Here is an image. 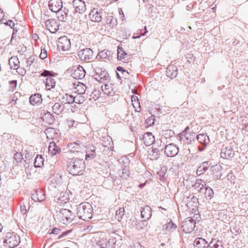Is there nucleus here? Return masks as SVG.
Returning <instances> with one entry per match:
<instances>
[{"mask_svg":"<svg viewBox=\"0 0 248 248\" xmlns=\"http://www.w3.org/2000/svg\"><path fill=\"white\" fill-rule=\"evenodd\" d=\"M131 101L135 111L138 112H140L141 111V107L138 97L135 95L132 96Z\"/></svg>","mask_w":248,"mask_h":248,"instance_id":"nucleus-37","label":"nucleus"},{"mask_svg":"<svg viewBox=\"0 0 248 248\" xmlns=\"http://www.w3.org/2000/svg\"><path fill=\"white\" fill-rule=\"evenodd\" d=\"M102 90L104 93L108 95H112L114 93L113 87L110 84H106L102 85Z\"/></svg>","mask_w":248,"mask_h":248,"instance_id":"nucleus-34","label":"nucleus"},{"mask_svg":"<svg viewBox=\"0 0 248 248\" xmlns=\"http://www.w3.org/2000/svg\"><path fill=\"white\" fill-rule=\"evenodd\" d=\"M146 221H144V220L143 219V221H141V222L139 223L140 225H141V226L140 228V229H142L143 228L142 226H145L147 225V223Z\"/></svg>","mask_w":248,"mask_h":248,"instance_id":"nucleus-63","label":"nucleus"},{"mask_svg":"<svg viewBox=\"0 0 248 248\" xmlns=\"http://www.w3.org/2000/svg\"><path fill=\"white\" fill-rule=\"evenodd\" d=\"M57 18L61 21H65L68 16V10L65 8H62L58 12H56Z\"/></svg>","mask_w":248,"mask_h":248,"instance_id":"nucleus-26","label":"nucleus"},{"mask_svg":"<svg viewBox=\"0 0 248 248\" xmlns=\"http://www.w3.org/2000/svg\"><path fill=\"white\" fill-rule=\"evenodd\" d=\"M6 25L9 26L11 28H13L14 27L15 24L12 20H8L6 23H5Z\"/></svg>","mask_w":248,"mask_h":248,"instance_id":"nucleus-62","label":"nucleus"},{"mask_svg":"<svg viewBox=\"0 0 248 248\" xmlns=\"http://www.w3.org/2000/svg\"><path fill=\"white\" fill-rule=\"evenodd\" d=\"M198 141L201 144L206 146L209 142V138L208 136L205 134H200L197 136Z\"/></svg>","mask_w":248,"mask_h":248,"instance_id":"nucleus-33","label":"nucleus"},{"mask_svg":"<svg viewBox=\"0 0 248 248\" xmlns=\"http://www.w3.org/2000/svg\"><path fill=\"white\" fill-rule=\"evenodd\" d=\"M179 152L178 147L174 143L167 145L164 149V152L167 156L173 157L177 155Z\"/></svg>","mask_w":248,"mask_h":248,"instance_id":"nucleus-11","label":"nucleus"},{"mask_svg":"<svg viewBox=\"0 0 248 248\" xmlns=\"http://www.w3.org/2000/svg\"><path fill=\"white\" fill-rule=\"evenodd\" d=\"M20 211H21V213H23V214H25L26 213L27 209H26V206L25 205H21Z\"/></svg>","mask_w":248,"mask_h":248,"instance_id":"nucleus-61","label":"nucleus"},{"mask_svg":"<svg viewBox=\"0 0 248 248\" xmlns=\"http://www.w3.org/2000/svg\"><path fill=\"white\" fill-rule=\"evenodd\" d=\"M71 231L70 230L63 232L59 236V238H62L66 235H67L68 233H69Z\"/></svg>","mask_w":248,"mask_h":248,"instance_id":"nucleus-60","label":"nucleus"},{"mask_svg":"<svg viewBox=\"0 0 248 248\" xmlns=\"http://www.w3.org/2000/svg\"><path fill=\"white\" fill-rule=\"evenodd\" d=\"M208 248H224L222 242L219 240H216L212 239V241L209 243Z\"/></svg>","mask_w":248,"mask_h":248,"instance_id":"nucleus-38","label":"nucleus"},{"mask_svg":"<svg viewBox=\"0 0 248 248\" xmlns=\"http://www.w3.org/2000/svg\"><path fill=\"white\" fill-rule=\"evenodd\" d=\"M111 57V53L110 51L108 50H103L98 53L96 58L105 62H107L110 61Z\"/></svg>","mask_w":248,"mask_h":248,"instance_id":"nucleus-21","label":"nucleus"},{"mask_svg":"<svg viewBox=\"0 0 248 248\" xmlns=\"http://www.w3.org/2000/svg\"><path fill=\"white\" fill-rule=\"evenodd\" d=\"M227 177L228 180L230 181L231 183H234L235 177L233 175L232 172L229 173V174L227 175Z\"/></svg>","mask_w":248,"mask_h":248,"instance_id":"nucleus-53","label":"nucleus"},{"mask_svg":"<svg viewBox=\"0 0 248 248\" xmlns=\"http://www.w3.org/2000/svg\"><path fill=\"white\" fill-rule=\"evenodd\" d=\"M45 24L46 29L51 33H55L59 29V24L55 19L47 20Z\"/></svg>","mask_w":248,"mask_h":248,"instance_id":"nucleus-12","label":"nucleus"},{"mask_svg":"<svg viewBox=\"0 0 248 248\" xmlns=\"http://www.w3.org/2000/svg\"><path fill=\"white\" fill-rule=\"evenodd\" d=\"M166 73L167 77L171 78H175L178 74L177 67L174 65H169L167 68Z\"/></svg>","mask_w":248,"mask_h":248,"instance_id":"nucleus-25","label":"nucleus"},{"mask_svg":"<svg viewBox=\"0 0 248 248\" xmlns=\"http://www.w3.org/2000/svg\"><path fill=\"white\" fill-rule=\"evenodd\" d=\"M71 47L70 39L67 37L63 36L59 38L58 47L63 51L68 50Z\"/></svg>","mask_w":248,"mask_h":248,"instance_id":"nucleus-10","label":"nucleus"},{"mask_svg":"<svg viewBox=\"0 0 248 248\" xmlns=\"http://www.w3.org/2000/svg\"><path fill=\"white\" fill-rule=\"evenodd\" d=\"M58 200L61 203H66L69 201V196L66 192H62Z\"/></svg>","mask_w":248,"mask_h":248,"instance_id":"nucleus-46","label":"nucleus"},{"mask_svg":"<svg viewBox=\"0 0 248 248\" xmlns=\"http://www.w3.org/2000/svg\"><path fill=\"white\" fill-rule=\"evenodd\" d=\"M85 74L86 72L83 67L78 65L74 69L72 76L76 79H82L84 78Z\"/></svg>","mask_w":248,"mask_h":248,"instance_id":"nucleus-18","label":"nucleus"},{"mask_svg":"<svg viewBox=\"0 0 248 248\" xmlns=\"http://www.w3.org/2000/svg\"><path fill=\"white\" fill-rule=\"evenodd\" d=\"M61 148L57 146L55 143L51 142L48 147V153L51 155L53 156L60 153Z\"/></svg>","mask_w":248,"mask_h":248,"instance_id":"nucleus-28","label":"nucleus"},{"mask_svg":"<svg viewBox=\"0 0 248 248\" xmlns=\"http://www.w3.org/2000/svg\"><path fill=\"white\" fill-rule=\"evenodd\" d=\"M73 3L77 12L80 13L84 12L86 9L85 4L82 0H74Z\"/></svg>","mask_w":248,"mask_h":248,"instance_id":"nucleus-22","label":"nucleus"},{"mask_svg":"<svg viewBox=\"0 0 248 248\" xmlns=\"http://www.w3.org/2000/svg\"><path fill=\"white\" fill-rule=\"evenodd\" d=\"M104 71V70L99 67V66H96L94 68V71L95 72V75L94 76L95 77V76H97L98 75H99V74L101 73L102 72H103Z\"/></svg>","mask_w":248,"mask_h":248,"instance_id":"nucleus-54","label":"nucleus"},{"mask_svg":"<svg viewBox=\"0 0 248 248\" xmlns=\"http://www.w3.org/2000/svg\"><path fill=\"white\" fill-rule=\"evenodd\" d=\"M124 214V207L120 208L116 212L115 218L118 221H120Z\"/></svg>","mask_w":248,"mask_h":248,"instance_id":"nucleus-49","label":"nucleus"},{"mask_svg":"<svg viewBox=\"0 0 248 248\" xmlns=\"http://www.w3.org/2000/svg\"><path fill=\"white\" fill-rule=\"evenodd\" d=\"M83 146L82 143L78 142L70 143L68 144V147L73 152H78L80 150L81 147Z\"/></svg>","mask_w":248,"mask_h":248,"instance_id":"nucleus-43","label":"nucleus"},{"mask_svg":"<svg viewBox=\"0 0 248 248\" xmlns=\"http://www.w3.org/2000/svg\"><path fill=\"white\" fill-rule=\"evenodd\" d=\"M43 112H42L41 113V118L44 120V121H46L49 123H52L53 121V116L50 113L47 111L46 112L44 110H43Z\"/></svg>","mask_w":248,"mask_h":248,"instance_id":"nucleus-39","label":"nucleus"},{"mask_svg":"<svg viewBox=\"0 0 248 248\" xmlns=\"http://www.w3.org/2000/svg\"><path fill=\"white\" fill-rule=\"evenodd\" d=\"M74 102L76 104H81L83 102L84 99L83 97L81 96H77L75 97H74Z\"/></svg>","mask_w":248,"mask_h":248,"instance_id":"nucleus-52","label":"nucleus"},{"mask_svg":"<svg viewBox=\"0 0 248 248\" xmlns=\"http://www.w3.org/2000/svg\"><path fill=\"white\" fill-rule=\"evenodd\" d=\"M44 161V159L43 156L41 155H37L34 160V167L36 168L41 167L43 165Z\"/></svg>","mask_w":248,"mask_h":248,"instance_id":"nucleus-44","label":"nucleus"},{"mask_svg":"<svg viewBox=\"0 0 248 248\" xmlns=\"http://www.w3.org/2000/svg\"><path fill=\"white\" fill-rule=\"evenodd\" d=\"M206 186L205 182L202 179H198L193 185L194 188L200 193H203V189Z\"/></svg>","mask_w":248,"mask_h":248,"instance_id":"nucleus-31","label":"nucleus"},{"mask_svg":"<svg viewBox=\"0 0 248 248\" xmlns=\"http://www.w3.org/2000/svg\"><path fill=\"white\" fill-rule=\"evenodd\" d=\"M15 70H16V73L20 76H23L25 75L26 73V70L23 67H20L19 66L17 67Z\"/></svg>","mask_w":248,"mask_h":248,"instance_id":"nucleus-50","label":"nucleus"},{"mask_svg":"<svg viewBox=\"0 0 248 248\" xmlns=\"http://www.w3.org/2000/svg\"><path fill=\"white\" fill-rule=\"evenodd\" d=\"M20 237L14 232H7L4 242L10 248L17 246L20 243Z\"/></svg>","mask_w":248,"mask_h":248,"instance_id":"nucleus-4","label":"nucleus"},{"mask_svg":"<svg viewBox=\"0 0 248 248\" xmlns=\"http://www.w3.org/2000/svg\"><path fill=\"white\" fill-rule=\"evenodd\" d=\"M41 76L43 77H47L46 79V87L47 90H50L54 88L55 86L56 81L53 78L54 75L52 72L47 70H44L41 74Z\"/></svg>","mask_w":248,"mask_h":248,"instance_id":"nucleus-5","label":"nucleus"},{"mask_svg":"<svg viewBox=\"0 0 248 248\" xmlns=\"http://www.w3.org/2000/svg\"><path fill=\"white\" fill-rule=\"evenodd\" d=\"M74 96L68 94H65L62 99V103L65 104H72L74 103Z\"/></svg>","mask_w":248,"mask_h":248,"instance_id":"nucleus-45","label":"nucleus"},{"mask_svg":"<svg viewBox=\"0 0 248 248\" xmlns=\"http://www.w3.org/2000/svg\"><path fill=\"white\" fill-rule=\"evenodd\" d=\"M86 159L88 158H93L96 155L95 147L92 145H89L86 147Z\"/></svg>","mask_w":248,"mask_h":248,"instance_id":"nucleus-32","label":"nucleus"},{"mask_svg":"<svg viewBox=\"0 0 248 248\" xmlns=\"http://www.w3.org/2000/svg\"><path fill=\"white\" fill-rule=\"evenodd\" d=\"M202 193L204 194L205 198L211 199L213 197L214 191L211 187L205 186L203 189Z\"/></svg>","mask_w":248,"mask_h":248,"instance_id":"nucleus-42","label":"nucleus"},{"mask_svg":"<svg viewBox=\"0 0 248 248\" xmlns=\"http://www.w3.org/2000/svg\"><path fill=\"white\" fill-rule=\"evenodd\" d=\"M101 13L97 9H93L90 12L89 16L92 21L99 22L102 20Z\"/></svg>","mask_w":248,"mask_h":248,"instance_id":"nucleus-16","label":"nucleus"},{"mask_svg":"<svg viewBox=\"0 0 248 248\" xmlns=\"http://www.w3.org/2000/svg\"><path fill=\"white\" fill-rule=\"evenodd\" d=\"M14 159L17 162H20L22 159V155L20 153H16L14 155Z\"/></svg>","mask_w":248,"mask_h":248,"instance_id":"nucleus-55","label":"nucleus"},{"mask_svg":"<svg viewBox=\"0 0 248 248\" xmlns=\"http://www.w3.org/2000/svg\"><path fill=\"white\" fill-rule=\"evenodd\" d=\"M129 174L130 172L127 167H125L123 168L122 171L120 172V176L123 179H126L127 178L129 177Z\"/></svg>","mask_w":248,"mask_h":248,"instance_id":"nucleus-47","label":"nucleus"},{"mask_svg":"<svg viewBox=\"0 0 248 248\" xmlns=\"http://www.w3.org/2000/svg\"><path fill=\"white\" fill-rule=\"evenodd\" d=\"M142 140L145 145L150 146L155 142V139L152 133L147 132L143 135Z\"/></svg>","mask_w":248,"mask_h":248,"instance_id":"nucleus-23","label":"nucleus"},{"mask_svg":"<svg viewBox=\"0 0 248 248\" xmlns=\"http://www.w3.org/2000/svg\"><path fill=\"white\" fill-rule=\"evenodd\" d=\"M211 165V163L209 161L204 162L198 168L197 170V174L200 175L202 174L205 171L207 170L209 166Z\"/></svg>","mask_w":248,"mask_h":248,"instance_id":"nucleus-35","label":"nucleus"},{"mask_svg":"<svg viewBox=\"0 0 248 248\" xmlns=\"http://www.w3.org/2000/svg\"><path fill=\"white\" fill-rule=\"evenodd\" d=\"M194 245L197 248H207L209 243L204 239L198 237L195 240Z\"/></svg>","mask_w":248,"mask_h":248,"instance_id":"nucleus-24","label":"nucleus"},{"mask_svg":"<svg viewBox=\"0 0 248 248\" xmlns=\"http://www.w3.org/2000/svg\"><path fill=\"white\" fill-rule=\"evenodd\" d=\"M48 106L52 108L53 112L57 115L61 114L63 110V107L59 103H55L53 105L49 103Z\"/></svg>","mask_w":248,"mask_h":248,"instance_id":"nucleus-30","label":"nucleus"},{"mask_svg":"<svg viewBox=\"0 0 248 248\" xmlns=\"http://www.w3.org/2000/svg\"><path fill=\"white\" fill-rule=\"evenodd\" d=\"M9 64L11 69L15 70L19 66L20 62L16 57H12L9 60Z\"/></svg>","mask_w":248,"mask_h":248,"instance_id":"nucleus-36","label":"nucleus"},{"mask_svg":"<svg viewBox=\"0 0 248 248\" xmlns=\"http://www.w3.org/2000/svg\"><path fill=\"white\" fill-rule=\"evenodd\" d=\"M40 59L42 60H44L47 57V53L46 50L43 48L42 47H41V53L39 56Z\"/></svg>","mask_w":248,"mask_h":248,"instance_id":"nucleus-51","label":"nucleus"},{"mask_svg":"<svg viewBox=\"0 0 248 248\" xmlns=\"http://www.w3.org/2000/svg\"><path fill=\"white\" fill-rule=\"evenodd\" d=\"M140 213L141 218L144 221H146L148 220L152 216V209L150 206L146 205L141 208Z\"/></svg>","mask_w":248,"mask_h":248,"instance_id":"nucleus-20","label":"nucleus"},{"mask_svg":"<svg viewBox=\"0 0 248 248\" xmlns=\"http://www.w3.org/2000/svg\"><path fill=\"white\" fill-rule=\"evenodd\" d=\"M61 232V230L58 229V228H54L52 231L51 232H50V234H58L59 233H60Z\"/></svg>","mask_w":248,"mask_h":248,"instance_id":"nucleus-56","label":"nucleus"},{"mask_svg":"<svg viewBox=\"0 0 248 248\" xmlns=\"http://www.w3.org/2000/svg\"><path fill=\"white\" fill-rule=\"evenodd\" d=\"M234 152L231 146L224 147L223 146L220 153L221 157L229 159L233 157Z\"/></svg>","mask_w":248,"mask_h":248,"instance_id":"nucleus-13","label":"nucleus"},{"mask_svg":"<svg viewBox=\"0 0 248 248\" xmlns=\"http://www.w3.org/2000/svg\"><path fill=\"white\" fill-rule=\"evenodd\" d=\"M33 62V59L31 57H29L28 59H27L26 62L27 63V66H30Z\"/></svg>","mask_w":248,"mask_h":248,"instance_id":"nucleus-58","label":"nucleus"},{"mask_svg":"<svg viewBox=\"0 0 248 248\" xmlns=\"http://www.w3.org/2000/svg\"><path fill=\"white\" fill-rule=\"evenodd\" d=\"M115 242V239L113 237L109 239L102 237L98 241V244L101 248H114Z\"/></svg>","mask_w":248,"mask_h":248,"instance_id":"nucleus-8","label":"nucleus"},{"mask_svg":"<svg viewBox=\"0 0 248 248\" xmlns=\"http://www.w3.org/2000/svg\"><path fill=\"white\" fill-rule=\"evenodd\" d=\"M117 58L124 62H128L130 59V55L126 53L122 47L118 46L117 49Z\"/></svg>","mask_w":248,"mask_h":248,"instance_id":"nucleus-17","label":"nucleus"},{"mask_svg":"<svg viewBox=\"0 0 248 248\" xmlns=\"http://www.w3.org/2000/svg\"><path fill=\"white\" fill-rule=\"evenodd\" d=\"M144 30H145L144 32L143 33H141V35L142 36H144L146 34V33L147 32L146 26L144 27Z\"/></svg>","mask_w":248,"mask_h":248,"instance_id":"nucleus-64","label":"nucleus"},{"mask_svg":"<svg viewBox=\"0 0 248 248\" xmlns=\"http://www.w3.org/2000/svg\"><path fill=\"white\" fill-rule=\"evenodd\" d=\"M48 6L52 12L56 13L62 7V0H50Z\"/></svg>","mask_w":248,"mask_h":248,"instance_id":"nucleus-14","label":"nucleus"},{"mask_svg":"<svg viewBox=\"0 0 248 248\" xmlns=\"http://www.w3.org/2000/svg\"><path fill=\"white\" fill-rule=\"evenodd\" d=\"M176 228V225L174 224L171 220H170L169 222L164 224L163 226V229L168 232H172L175 230Z\"/></svg>","mask_w":248,"mask_h":248,"instance_id":"nucleus-41","label":"nucleus"},{"mask_svg":"<svg viewBox=\"0 0 248 248\" xmlns=\"http://www.w3.org/2000/svg\"><path fill=\"white\" fill-rule=\"evenodd\" d=\"M42 99L41 95L39 93H36L32 95L30 97V102L33 106L38 105L42 103Z\"/></svg>","mask_w":248,"mask_h":248,"instance_id":"nucleus-29","label":"nucleus"},{"mask_svg":"<svg viewBox=\"0 0 248 248\" xmlns=\"http://www.w3.org/2000/svg\"><path fill=\"white\" fill-rule=\"evenodd\" d=\"M189 127H186L183 132L182 133L180 138L181 140L185 142L186 144H190L192 141L195 140L196 133L189 131Z\"/></svg>","mask_w":248,"mask_h":248,"instance_id":"nucleus-6","label":"nucleus"},{"mask_svg":"<svg viewBox=\"0 0 248 248\" xmlns=\"http://www.w3.org/2000/svg\"><path fill=\"white\" fill-rule=\"evenodd\" d=\"M74 92L79 94H82L85 93L86 89V86L79 82L74 84Z\"/></svg>","mask_w":248,"mask_h":248,"instance_id":"nucleus-27","label":"nucleus"},{"mask_svg":"<svg viewBox=\"0 0 248 248\" xmlns=\"http://www.w3.org/2000/svg\"><path fill=\"white\" fill-rule=\"evenodd\" d=\"M85 168L84 162L79 159H70L68 161L67 171L73 175H81Z\"/></svg>","mask_w":248,"mask_h":248,"instance_id":"nucleus-1","label":"nucleus"},{"mask_svg":"<svg viewBox=\"0 0 248 248\" xmlns=\"http://www.w3.org/2000/svg\"><path fill=\"white\" fill-rule=\"evenodd\" d=\"M78 124L76 123L74 121H68V125L69 127H76Z\"/></svg>","mask_w":248,"mask_h":248,"instance_id":"nucleus-57","label":"nucleus"},{"mask_svg":"<svg viewBox=\"0 0 248 248\" xmlns=\"http://www.w3.org/2000/svg\"><path fill=\"white\" fill-rule=\"evenodd\" d=\"M60 217L63 223L66 224L73 219L74 215L68 209H62L60 210Z\"/></svg>","mask_w":248,"mask_h":248,"instance_id":"nucleus-9","label":"nucleus"},{"mask_svg":"<svg viewBox=\"0 0 248 248\" xmlns=\"http://www.w3.org/2000/svg\"><path fill=\"white\" fill-rule=\"evenodd\" d=\"M118 24L117 19L112 15H108L106 19L105 26L109 29H113L116 27Z\"/></svg>","mask_w":248,"mask_h":248,"instance_id":"nucleus-19","label":"nucleus"},{"mask_svg":"<svg viewBox=\"0 0 248 248\" xmlns=\"http://www.w3.org/2000/svg\"><path fill=\"white\" fill-rule=\"evenodd\" d=\"M78 217L84 221H89L93 216V208L88 202L80 204L77 208Z\"/></svg>","mask_w":248,"mask_h":248,"instance_id":"nucleus-2","label":"nucleus"},{"mask_svg":"<svg viewBox=\"0 0 248 248\" xmlns=\"http://www.w3.org/2000/svg\"><path fill=\"white\" fill-rule=\"evenodd\" d=\"M107 75V72H106L105 70L104 69L103 72L98 75L97 76H95L94 78L98 81L100 82H102L104 80H106Z\"/></svg>","mask_w":248,"mask_h":248,"instance_id":"nucleus-48","label":"nucleus"},{"mask_svg":"<svg viewBox=\"0 0 248 248\" xmlns=\"http://www.w3.org/2000/svg\"><path fill=\"white\" fill-rule=\"evenodd\" d=\"M200 218V215L195 214L193 217H187L182 223L181 227L185 233L192 232L195 227L196 220L199 221Z\"/></svg>","mask_w":248,"mask_h":248,"instance_id":"nucleus-3","label":"nucleus"},{"mask_svg":"<svg viewBox=\"0 0 248 248\" xmlns=\"http://www.w3.org/2000/svg\"><path fill=\"white\" fill-rule=\"evenodd\" d=\"M9 84L11 87L14 89L16 87L17 81L16 80H12L9 81Z\"/></svg>","mask_w":248,"mask_h":248,"instance_id":"nucleus-59","label":"nucleus"},{"mask_svg":"<svg viewBox=\"0 0 248 248\" xmlns=\"http://www.w3.org/2000/svg\"><path fill=\"white\" fill-rule=\"evenodd\" d=\"M46 198L44 191L41 189L35 190L31 194V199L35 202H42Z\"/></svg>","mask_w":248,"mask_h":248,"instance_id":"nucleus-15","label":"nucleus"},{"mask_svg":"<svg viewBox=\"0 0 248 248\" xmlns=\"http://www.w3.org/2000/svg\"><path fill=\"white\" fill-rule=\"evenodd\" d=\"M93 50L89 48H86L80 50L78 53L79 58L86 62H90L93 57Z\"/></svg>","mask_w":248,"mask_h":248,"instance_id":"nucleus-7","label":"nucleus"},{"mask_svg":"<svg viewBox=\"0 0 248 248\" xmlns=\"http://www.w3.org/2000/svg\"><path fill=\"white\" fill-rule=\"evenodd\" d=\"M159 157V150L157 148L153 149L149 152L148 157L151 160H156Z\"/></svg>","mask_w":248,"mask_h":248,"instance_id":"nucleus-40","label":"nucleus"}]
</instances>
